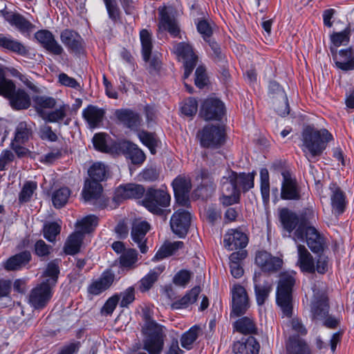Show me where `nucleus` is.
Segmentation results:
<instances>
[{"instance_id": "nucleus-47", "label": "nucleus", "mask_w": 354, "mask_h": 354, "mask_svg": "<svg viewBox=\"0 0 354 354\" xmlns=\"http://www.w3.org/2000/svg\"><path fill=\"white\" fill-rule=\"evenodd\" d=\"M99 218L97 216L91 214L88 215L76 223L77 232L82 234L93 232L98 225Z\"/></svg>"}, {"instance_id": "nucleus-22", "label": "nucleus", "mask_w": 354, "mask_h": 354, "mask_svg": "<svg viewBox=\"0 0 354 354\" xmlns=\"http://www.w3.org/2000/svg\"><path fill=\"white\" fill-rule=\"evenodd\" d=\"M36 39L50 53L61 55L64 53L62 46L55 40L51 32L47 30H40L35 33Z\"/></svg>"}, {"instance_id": "nucleus-4", "label": "nucleus", "mask_w": 354, "mask_h": 354, "mask_svg": "<svg viewBox=\"0 0 354 354\" xmlns=\"http://www.w3.org/2000/svg\"><path fill=\"white\" fill-rule=\"evenodd\" d=\"M143 349L149 354H161L164 347V334L162 326L149 317L146 318L142 328Z\"/></svg>"}, {"instance_id": "nucleus-19", "label": "nucleus", "mask_w": 354, "mask_h": 354, "mask_svg": "<svg viewBox=\"0 0 354 354\" xmlns=\"http://www.w3.org/2000/svg\"><path fill=\"white\" fill-rule=\"evenodd\" d=\"M283 181L281 183V197L283 200L299 201L301 199V189L297 180L291 176L288 171L281 174Z\"/></svg>"}, {"instance_id": "nucleus-38", "label": "nucleus", "mask_w": 354, "mask_h": 354, "mask_svg": "<svg viewBox=\"0 0 354 354\" xmlns=\"http://www.w3.org/2000/svg\"><path fill=\"white\" fill-rule=\"evenodd\" d=\"M59 272V260L54 259L50 261L43 272L42 277L45 279L42 282L54 288L57 283Z\"/></svg>"}, {"instance_id": "nucleus-62", "label": "nucleus", "mask_w": 354, "mask_h": 354, "mask_svg": "<svg viewBox=\"0 0 354 354\" xmlns=\"http://www.w3.org/2000/svg\"><path fill=\"white\" fill-rule=\"evenodd\" d=\"M198 109V102L194 97H189L185 100L182 106L181 112L187 116H192L195 115Z\"/></svg>"}, {"instance_id": "nucleus-12", "label": "nucleus", "mask_w": 354, "mask_h": 354, "mask_svg": "<svg viewBox=\"0 0 354 354\" xmlns=\"http://www.w3.org/2000/svg\"><path fill=\"white\" fill-rule=\"evenodd\" d=\"M53 288L43 282L33 288L28 295V302L35 309L44 308L50 301Z\"/></svg>"}, {"instance_id": "nucleus-25", "label": "nucleus", "mask_w": 354, "mask_h": 354, "mask_svg": "<svg viewBox=\"0 0 354 354\" xmlns=\"http://www.w3.org/2000/svg\"><path fill=\"white\" fill-rule=\"evenodd\" d=\"M145 189L141 185L127 184L120 185L115 190L114 200L120 201L128 198H140L143 197Z\"/></svg>"}, {"instance_id": "nucleus-17", "label": "nucleus", "mask_w": 354, "mask_h": 354, "mask_svg": "<svg viewBox=\"0 0 354 354\" xmlns=\"http://www.w3.org/2000/svg\"><path fill=\"white\" fill-rule=\"evenodd\" d=\"M191 223V214L184 209L176 211L171 217L170 226L172 232L180 238H183L188 232Z\"/></svg>"}, {"instance_id": "nucleus-49", "label": "nucleus", "mask_w": 354, "mask_h": 354, "mask_svg": "<svg viewBox=\"0 0 354 354\" xmlns=\"http://www.w3.org/2000/svg\"><path fill=\"white\" fill-rule=\"evenodd\" d=\"M234 174L236 175V179L234 180L236 184L237 189H239V190L241 189L243 192H246L254 187V173L237 174L236 172L234 171Z\"/></svg>"}, {"instance_id": "nucleus-53", "label": "nucleus", "mask_w": 354, "mask_h": 354, "mask_svg": "<svg viewBox=\"0 0 354 354\" xmlns=\"http://www.w3.org/2000/svg\"><path fill=\"white\" fill-rule=\"evenodd\" d=\"M31 133V129L28 127L27 123L21 122L16 128L15 138L12 141L19 143H25L28 140Z\"/></svg>"}, {"instance_id": "nucleus-14", "label": "nucleus", "mask_w": 354, "mask_h": 354, "mask_svg": "<svg viewBox=\"0 0 354 354\" xmlns=\"http://www.w3.org/2000/svg\"><path fill=\"white\" fill-rule=\"evenodd\" d=\"M253 281L257 303L259 306H262L268 299L272 290V282L261 272L254 273Z\"/></svg>"}, {"instance_id": "nucleus-27", "label": "nucleus", "mask_w": 354, "mask_h": 354, "mask_svg": "<svg viewBox=\"0 0 354 354\" xmlns=\"http://www.w3.org/2000/svg\"><path fill=\"white\" fill-rule=\"evenodd\" d=\"M115 116L125 127L131 129H137L142 122L140 115L129 109H117L115 111Z\"/></svg>"}, {"instance_id": "nucleus-5", "label": "nucleus", "mask_w": 354, "mask_h": 354, "mask_svg": "<svg viewBox=\"0 0 354 354\" xmlns=\"http://www.w3.org/2000/svg\"><path fill=\"white\" fill-rule=\"evenodd\" d=\"M295 273L283 272L280 275L276 292V301L283 316L290 317L292 314V288L295 283Z\"/></svg>"}, {"instance_id": "nucleus-28", "label": "nucleus", "mask_w": 354, "mask_h": 354, "mask_svg": "<svg viewBox=\"0 0 354 354\" xmlns=\"http://www.w3.org/2000/svg\"><path fill=\"white\" fill-rule=\"evenodd\" d=\"M106 111L95 105H88L82 110V117L91 129L99 127L102 122Z\"/></svg>"}, {"instance_id": "nucleus-55", "label": "nucleus", "mask_w": 354, "mask_h": 354, "mask_svg": "<svg viewBox=\"0 0 354 354\" xmlns=\"http://www.w3.org/2000/svg\"><path fill=\"white\" fill-rule=\"evenodd\" d=\"M138 261V252L135 249L125 250L120 257V264L122 268H132Z\"/></svg>"}, {"instance_id": "nucleus-54", "label": "nucleus", "mask_w": 354, "mask_h": 354, "mask_svg": "<svg viewBox=\"0 0 354 354\" xmlns=\"http://www.w3.org/2000/svg\"><path fill=\"white\" fill-rule=\"evenodd\" d=\"M37 188V183L35 181H26L19 194V201L24 203L29 201Z\"/></svg>"}, {"instance_id": "nucleus-44", "label": "nucleus", "mask_w": 354, "mask_h": 354, "mask_svg": "<svg viewBox=\"0 0 354 354\" xmlns=\"http://www.w3.org/2000/svg\"><path fill=\"white\" fill-rule=\"evenodd\" d=\"M202 333V328L198 325H194L187 331L185 332L180 337V344L183 348L190 350L193 344Z\"/></svg>"}, {"instance_id": "nucleus-3", "label": "nucleus", "mask_w": 354, "mask_h": 354, "mask_svg": "<svg viewBox=\"0 0 354 354\" xmlns=\"http://www.w3.org/2000/svg\"><path fill=\"white\" fill-rule=\"evenodd\" d=\"M90 179L85 181L82 195L86 201L98 200L102 192L100 182L106 179V169L104 164L93 163L88 171Z\"/></svg>"}, {"instance_id": "nucleus-20", "label": "nucleus", "mask_w": 354, "mask_h": 354, "mask_svg": "<svg viewBox=\"0 0 354 354\" xmlns=\"http://www.w3.org/2000/svg\"><path fill=\"white\" fill-rule=\"evenodd\" d=\"M313 300L311 303L310 312L314 319L325 318L329 310L328 299L324 292L317 291L315 286L313 287Z\"/></svg>"}, {"instance_id": "nucleus-23", "label": "nucleus", "mask_w": 354, "mask_h": 354, "mask_svg": "<svg viewBox=\"0 0 354 354\" xmlns=\"http://www.w3.org/2000/svg\"><path fill=\"white\" fill-rule=\"evenodd\" d=\"M172 187L176 201L182 205H186L188 202L189 193L192 188L189 178L178 176L173 183Z\"/></svg>"}, {"instance_id": "nucleus-51", "label": "nucleus", "mask_w": 354, "mask_h": 354, "mask_svg": "<svg viewBox=\"0 0 354 354\" xmlns=\"http://www.w3.org/2000/svg\"><path fill=\"white\" fill-rule=\"evenodd\" d=\"M71 190L66 187L55 190L52 195V201L55 208H61L68 202Z\"/></svg>"}, {"instance_id": "nucleus-33", "label": "nucleus", "mask_w": 354, "mask_h": 354, "mask_svg": "<svg viewBox=\"0 0 354 354\" xmlns=\"http://www.w3.org/2000/svg\"><path fill=\"white\" fill-rule=\"evenodd\" d=\"M259 342L252 336L241 338L233 346L234 354H259Z\"/></svg>"}, {"instance_id": "nucleus-31", "label": "nucleus", "mask_w": 354, "mask_h": 354, "mask_svg": "<svg viewBox=\"0 0 354 354\" xmlns=\"http://www.w3.org/2000/svg\"><path fill=\"white\" fill-rule=\"evenodd\" d=\"M0 47L24 57L29 54L28 48L24 44L9 35L0 34Z\"/></svg>"}, {"instance_id": "nucleus-57", "label": "nucleus", "mask_w": 354, "mask_h": 354, "mask_svg": "<svg viewBox=\"0 0 354 354\" xmlns=\"http://www.w3.org/2000/svg\"><path fill=\"white\" fill-rule=\"evenodd\" d=\"M66 108L67 106L63 104L54 111H48L42 118L48 122H58L66 117Z\"/></svg>"}, {"instance_id": "nucleus-64", "label": "nucleus", "mask_w": 354, "mask_h": 354, "mask_svg": "<svg viewBox=\"0 0 354 354\" xmlns=\"http://www.w3.org/2000/svg\"><path fill=\"white\" fill-rule=\"evenodd\" d=\"M192 273L187 270H181L174 277L173 282L175 285L185 287L189 281Z\"/></svg>"}, {"instance_id": "nucleus-10", "label": "nucleus", "mask_w": 354, "mask_h": 354, "mask_svg": "<svg viewBox=\"0 0 354 354\" xmlns=\"http://www.w3.org/2000/svg\"><path fill=\"white\" fill-rule=\"evenodd\" d=\"M235 176L234 171L231 170L227 172V176L221 178L222 196L220 198V201L223 205L229 206L237 203L239 201V189H237L234 180L236 179Z\"/></svg>"}, {"instance_id": "nucleus-11", "label": "nucleus", "mask_w": 354, "mask_h": 354, "mask_svg": "<svg viewBox=\"0 0 354 354\" xmlns=\"http://www.w3.org/2000/svg\"><path fill=\"white\" fill-rule=\"evenodd\" d=\"M199 114L206 121H220L225 114V104L217 98H207L203 102Z\"/></svg>"}, {"instance_id": "nucleus-63", "label": "nucleus", "mask_w": 354, "mask_h": 354, "mask_svg": "<svg viewBox=\"0 0 354 354\" xmlns=\"http://www.w3.org/2000/svg\"><path fill=\"white\" fill-rule=\"evenodd\" d=\"M120 297L118 295H115L109 298L101 309V314L105 316L111 315L115 309Z\"/></svg>"}, {"instance_id": "nucleus-36", "label": "nucleus", "mask_w": 354, "mask_h": 354, "mask_svg": "<svg viewBox=\"0 0 354 354\" xmlns=\"http://www.w3.org/2000/svg\"><path fill=\"white\" fill-rule=\"evenodd\" d=\"M173 52L179 60L183 62V64H187V62H197L198 57L189 44L185 42L175 44L173 47Z\"/></svg>"}, {"instance_id": "nucleus-7", "label": "nucleus", "mask_w": 354, "mask_h": 354, "mask_svg": "<svg viewBox=\"0 0 354 354\" xmlns=\"http://www.w3.org/2000/svg\"><path fill=\"white\" fill-rule=\"evenodd\" d=\"M196 137L202 147L216 149L225 144V130L223 125L207 124L198 131Z\"/></svg>"}, {"instance_id": "nucleus-1", "label": "nucleus", "mask_w": 354, "mask_h": 354, "mask_svg": "<svg viewBox=\"0 0 354 354\" xmlns=\"http://www.w3.org/2000/svg\"><path fill=\"white\" fill-rule=\"evenodd\" d=\"M304 147L308 150L306 157L309 161L322 154L328 142L333 139L332 134L326 129L319 130L311 127H306L302 132Z\"/></svg>"}, {"instance_id": "nucleus-16", "label": "nucleus", "mask_w": 354, "mask_h": 354, "mask_svg": "<svg viewBox=\"0 0 354 354\" xmlns=\"http://www.w3.org/2000/svg\"><path fill=\"white\" fill-rule=\"evenodd\" d=\"M255 263L263 272L274 273L281 270L283 261L281 257L272 256L266 251H259L256 254Z\"/></svg>"}, {"instance_id": "nucleus-21", "label": "nucleus", "mask_w": 354, "mask_h": 354, "mask_svg": "<svg viewBox=\"0 0 354 354\" xmlns=\"http://www.w3.org/2000/svg\"><path fill=\"white\" fill-rule=\"evenodd\" d=\"M223 243L228 250L244 248L248 243V237L239 228L230 229L224 236Z\"/></svg>"}, {"instance_id": "nucleus-8", "label": "nucleus", "mask_w": 354, "mask_h": 354, "mask_svg": "<svg viewBox=\"0 0 354 354\" xmlns=\"http://www.w3.org/2000/svg\"><path fill=\"white\" fill-rule=\"evenodd\" d=\"M292 239L295 242L304 241L306 239L308 248L314 253H319L324 250L323 236L314 227L308 226L306 223H301L299 225L293 234Z\"/></svg>"}, {"instance_id": "nucleus-24", "label": "nucleus", "mask_w": 354, "mask_h": 354, "mask_svg": "<svg viewBox=\"0 0 354 354\" xmlns=\"http://www.w3.org/2000/svg\"><path fill=\"white\" fill-rule=\"evenodd\" d=\"M150 229V225L147 221H136L133 223L131 235L132 240L138 244L142 254L148 251V247L145 244V236Z\"/></svg>"}, {"instance_id": "nucleus-18", "label": "nucleus", "mask_w": 354, "mask_h": 354, "mask_svg": "<svg viewBox=\"0 0 354 354\" xmlns=\"http://www.w3.org/2000/svg\"><path fill=\"white\" fill-rule=\"evenodd\" d=\"M60 40L71 53L82 55L84 52V42L77 32L65 29L60 34Z\"/></svg>"}, {"instance_id": "nucleus-58", "label": "nucleus", "mask_w": 354, "mask_h": 354, "mask_svg": "<svg viewBox=\"0 0 354 354\" xmlns=\"http://www.w3.org/2000/svg\"><path fill=\"white\" fill-rule=\"evenodd\" d=\"M351 28L346 27L344 30L339 32H335L331 35V41L336 46L346 45L350 40Z\"/></svg>"}, {"instance_id": "nucleus-48", "label": "nucleus", "mask_w": 354, "mask_h": 354, "mask_svg": "<svg viewBox=\"0 0 354 354\" xmlns=\"http://www.w3.org/2000/svg\"><path fill=\"white\" fill-rule=\"evenodd\" d=\"M200 289L198 288L195 287L192 288L183 297L174 301L171 304V308L173 309H182L187 308L189 305L196 301Z\"/></svg>"}, {"instance_id": "nucleus-32", "label": "nucleus", "mask_w": 354, "mask_h": 354, "mask_svg": "<svg viewBox=\"0 0 354 354\" xmlns=\"http://www.w3.org/2000/svg\"><path fill=\"white\" fill-rule=\"evenodd\" d=\"M279 220L283 229L289 233V236L294 230H297L301 223L299 216L288 208H283L279 211Z\"/></svg>"}, {"instance_id": "nucleus-35", "label": "nucleus", "mask_w": 354, "mask_h": 354, "mask_svg": "<svg viewBox=\"0 0 354 354\" xmlns=\"http://www.w3.org/2000/svg\"><path fill=\"white\" fill-rule=\"evenodd\" d=\"M196 180L200 181L197 191L203 198L210 195L215 188L214 179L211 174L207 169H201L196 176Z\"/></svg>"}, {"instance_id": "nucleus-26", "label": "nucleus", "mask_w": 354, "mask_h": 354, "mask_svg": "<svg viewBox=\"0 0 354 354\" xmlns=\"http://www.w3.org/2000/svg\"><path fill=\"white\" fill-rule=\"evenodd\" d=\"M113 280L114 274L111 271L103 272L98 279L93 280L88 286V293L93 296L100 295L112 285Z\"/></svg>"}, {"instance_id": "nucleus-34", "label": "nucleus", "mask_w": 354, "mask_h": 354, "mask_svg": "<svg viewBox=\"0 0 354 354\" xmlns=\"http://www.w3.org/2000/svg\"><path fill=\"white\" fill-rule=\"evenodd\" d=\"M32 256L29 251L17 253L4 263V268L8 271L19 270L24 268L31 261Z\"/></svg>"}, {"instance_id": "nucleus-39", "label": "nucleus", "mask_w": 354, "mask_h": 354, "mask_svg": "<svg viewBox=\"0 0 354 354\" xmlns=\"http://www.w3.org/2000/svg\"><path fill=\"white\" fill-rule=\"evenodd\" d=\"M126 157L134 165H140L145 160L144 152L138 146L131 142H125L122 145Z\"/></svg>"}, {"instance_id": "nucleus-42", "label": "nucleus", "mask_w": 354, "mask_h": 354, "mask_svg": "<svg viewBox=\"0 0 354 354\" xmlns=\"http://www.w3.org/2000/svg\"><path fill=\"white\" fill-rule=\"evenodd\" d=\"M84 239V235L80 232H75L72 233L66 239L64 251L66 254L74 255L78 253Z\"/></svg>"}, {"instance_id": "nucleus-45", "label": "nucleus", "mask_w": 354, "mask_h": 354, "mask_svg": "<svg viewBox=\"0 0 354 354\" xmlns=\"http://www.w3.org/2000/svg\"><path fill=\"white\" fill-rule=\"evenodd\" d=\"M233 326L237 332L245 335L254 334L257 332L254 319L249 317H243L237 319Z\"/></svg>"}, {"instance_id": "nucleus-46", "label": "nucleus", "mask_w": 354, "mask_h": 354, "mask_svg": "<svg viewBox=\"0 0 354 354\" xmlns=\"http://www.w3.org/2000/svg\"><path fill=\"white\" fill-rule=\"evenodd\" d=\"M184 243L180 241L174 242H165L158 250L154 258L162 259L175 254L178 250L182 249Z\"/></svg>"}, {"instance_id": "nucleus-30", "label": "nucleus", "mask_w": 354, "mask_h": 354, "mask_svg": "<svg viewBox=\"0 0 354 354\" xmlns=\"http://www.w3.org/2000/svg\"><path fill=\"white\" fill-rule=\"evenodd\" d=\"M333 59L337 68L344 71L354 70V50L352 48L340 50Z\"/></svg>"}, {"instance_id": "nucleus-29", "label": "nucleus", "mask_w": 354, "mask_h": 354, "mask_svg": "<svg viewBox=\"0 0 354 354\" xmlns=\"http://www.w3.org/2000/svg\"><path fill=\"white\" fill-rule=\"evenodd\" d=\"M297 248L298 257L297 266L303 272L314 273L315 272V264L311 254L303 245L298 244Z\"/></svg>"}, {"instance_id": "nucleus-40", "label": "nucleus", "mask_w": 354, "mask_h": 354, "mask_svg": "<svg viewBox=\"0 0 354 354\" xmlns=\"http://www.w3.org/2000/svg\"><path fill=\"white\" fill-rule=\"evenodd\" d=\"M287 354H311L310 349L306 342L299 336L289 337L286 344Z\"/></svg>"}, {"instance_id": "nucleus-15", "label": "nucleus", "mask_w": 354, "mask_h": 354, "mask_svg": "<svg viewBox=\"0 0 354 354\" xmlns=\"http://www.w3.org/2000/svg\"><path fill=\"white\" fill-rule=\"evenodd\" d=\"M159 29L167 31L172 37L181 38L180 28L174 15L166 7L159 8Z\"/></svg>"}, {"instance_id": "nucleus-43", "label": "nucleus", "mask_w": 354, "mask_h": 354, "mask_svg": "<svg viewBox=\"0 0 354 354\" xmlns=\"http://www.w3.org/2000/svg\"><path fill=\"white\" fill-rule=\"evenodd\" d=\"M163 268L158 266L151 270L139 281V290L142 292H147L151 288L154 283L158 280L160 274L162 272Z\"/></svg>"}, {"instance_id": "nucleus-56", "label": "nucleus", "mask_w": 354, "mask_h": 354, "mask_svg": "<svg viewBox=\"0 0 354 354\" xmlns=\"http://www.w3.org/2000/svg\"><path fill=\"white\" fill-rule=\"evenodd\" d=\"M194 23L198 33L202 36L205 41L211 39L213 34V30L211 24L204 19H195Z\"/></svg>"}, {"instance_id": "nucleus-52", "label": "nucleus", "mask_w": 354, "mask_h": 354, "mask_svg": "<svg viewBox=\"0 0 354 354\" xmlns=\"http://www.w3.org/2000/svg\"><path fill=\"white\" fill-rule=\"evenodd\" d=\"M141 142L148 147L152 154L156 153V147H158V140L155 133H149L146 131H142L138 134Z\"/></svg>"}, {"instance_id": "nucleus-6", "label": "nucleus", "mask_w": 354, "mask_h": 354, "mask_svg": "<svg viewBox=\"0 0 354 354\" xmlns=\"http://www.w3.org/2000/svg\"><path fill=\"white\" fill-rule=\"evenodd\" d=\"M171 196L165 186L160 188L148 187L145 190L141 204L153 214L162 215L164 209L170 204Z\"/></svg>"}, {"instance_id": "nucleus-50", "label": "nucleus", "mask_w": 354, "mask_h": 354, "mask_svg": "<svg viewBox=\"0 0 354 354\" xmlns=\"http://www.w3.org/2000/svg\"><path fill=\"white\" fill-rule=\"evenodd\" d=\"M143 59L149 62L152 50L151 35L147 30L143 29L140 32Z\"/></svg>"}, {"instance_id": "nucleus-41", "label": "nucleus", "mask_w": 354, "mask_h": 354, "mask_svg": "<svg viewBox=\"0 0 354 354\" xmlns=\"http://www.w3.org/2000/svg\"><path fill=\"white\" fill-rule=\"evenodd\" d=\"M32 100L36 111L41 118L48 112L47 109H53L56 105L55 99L46 95L34 96Z\"/></svg>"}, {"instance_id": "nucleus-59", "label": "nucleus", "mask_w": 354, "mask_h": 354, "mask_svg": "<svg viewBox=\"0 0 354 354\" xmlns=\"http://www.w3.org/2000/svg\"><path fill=\"white\" fill-rule=\"evenodd\" d=\"M52 250V246L46 244L45 241L41 239L37 241L34 245L35 254L41 259L48 257L51 253Z\"/></svg>"}, {"instance_id": "nucleus-37", "label": "nucleus", "mask_w": 354, "mask_h": 354, "mask_svg": "<svg viewBox=\"0 0 354 354\" xmlns=\"http://www.w3.org/2000/svg\"><path fill=\"white\" fill-rule=\"evenodd\" d=\"M6 20L12 26H15L21 33L31 31L34 26L23 15L17 13H9L3 15Z\"/></svg>"}, {"instance_id": "nucleus-61", "label": "nucleus", "mask_w": 354, "mask_h": 354, "mask_svg": "<svg viewBox=\"0 0 354 354\" xmlns=\"http://www.w3.org/2000/svg\"><path fill=\"white\" fill-rule=\"evenodd\" d=\"M120 302V306L122 308H127L135 300V290L132 286L129 287L124 291L118 295Z\"/></svg>"}, {"instance_id": "nucleus-13", "label": "nucleus", "mask_w": 354, "mask_h": 354, "mask_svg": "<svg viewBox=\"0 0 354 354\" xmlns=\"http://www.w3.org/2000/svg\"><path fill=\"white\" fill-rule=\"evenodd\" d=\"M328 189L330 191L331 211L337 217L345 212L348 202L346 194L336 183H330Z\"/></svg>"}, {"instance_id": "nucleus-60", "label": "nucleus", "mask_w": 354, "mask_h": 354, "mask_svg": "<svg viewBox=\"0 0 354 354\" xmlns=\"http://www.w3.org/2000/svg\"><path fill=\"white\" fill-rule=\"evenodd\" d=\"M61 227L55 222L46 224L44 227V236L50 242L55 241L56 236L60 233Z\"/></svg>"}, {"instance_id": "nucleus-2", "label": "nucleus", "mask_w": 354, "mask_h": 354, "mask_svg": "<svg viewBox=\"0 0 354 354\" xmlns=\"http://www.w3.org/2000/svg\"><path fill=\"white\" fill-rule=\"evenodd\" d=\"M0 95L7 98L15 110L27 109L30 106L29 95L24 89H16L15 83L6 77L2 68H0Z\"/></svg>"}, {"instance_id": "nucleus-9", "label": "nucleus", "mask_w": 354, "mask_h": 354, "mask_svg": "<svg viewBox=\"0 0 354 354\" xmlns=\"http://www.w3.org/2000/svg\"><path fill=\"white\" fill-rule=\"evenodd\" d=\"M230 317H238L245 315L250 307L249 296L245 288L240 284H234L230 289Z\"/></svg>"}]
</instances>
